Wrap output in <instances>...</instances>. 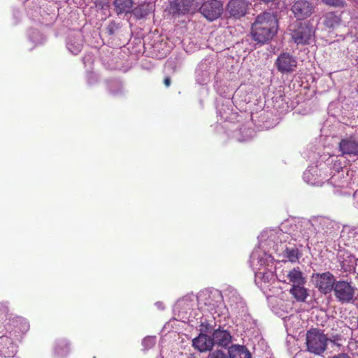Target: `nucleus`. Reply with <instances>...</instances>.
I'll return each mask as SVG.
<instances>
[{
    "label": "nucleus",
    "mask_w": 358,
    "mask_h": 358,
    "mask_svg": "<svg viewBox=\"0 0 358 358\" xmlns=\"http://www.w3.org/2000/svg\"><path fill=\"white\" fill-rule=\"evenodd\" d=\"M285 256L289 259L290 262L296 263L299 261L301 254L299 249L296 248H287L285 250Z\"/></svg>",
    "instance_id": "20"
},
{
    "label": "nucleus",
    "mask_w": 358,
    "mask_h": 358,
    "mask_svg": "<svg viewBox=\"0 0 358 358\" xmlns=\"http://www.w3.org/2000/svg\"><path fill=\"white\" fill-rule=\"evenodd\" d=\"M340 340H341V336H339V335L333 336L332 339L329 338V341H331L332 343H334L335 345H339V344L337 342L339 341Z\"/></svg>",
    "instance_id": "24"
},
{
    "label": "nucleus",
    "mask_w": 358,
    "mask_h": 358,
    "mask_svg": "<svg viewBox=\"0 0 358 358\" xmlns=\"http://www.w3.org/2000/svg\"><path fill=\"white\" fill-rule=\"evenodd\" d=\"M279 22L277 15L270 12L259 14L251 24L250 35L253 41L265 44L277 34Z\"/></svg>",
    "instance_id": "1"
},
{
    "label": "nucleus",
    "mask_w": 358,
    "mask_h": 358,
    "mask_svg": "<svg viewBox=\"0 0 358 358\" xmlns=\"http://www.w3.org/2000/svg\"><path fill=\"white\" fill-rule=\"evenodd\" d=\"M192 345L200 352H205L213 349V343L210 336L201 333L192 340Z\"/></svg>",
    "instance_id": "12"
},
{
    "label": "nucleus",
    "mask_w": 358,
    "mask_h": 358,
    "mask_svg": "<svg viewBox=\"0 0 358 358\" xmlns=\"http://www.w3.org/2000/svg\"><path fill=\"white\" fill-rule=\"evenodd\" d=\"M323 24L328 29H335L341 23V15H337L335 12H328L323 17Z\"/></svg>",
    "instance_id": "15"
},
{
    "label": "nucleus",
    "mask_w": 358,
    "mask_h": 358,
    "mask_svg": "<svg viewBox=\"0 0 358 358\" xmlns=\"http://www.w3.org/2000/svg\"><path fill=\"white\" fill-rule=\"evenodd\" d=\"M229 358H251V354L244 345H232L228 349Z\"/></svg>",
    "instance_id": "14"
},
{
    "label": "nucleus",
    "mask_w": 358,
    "mask_h": 358,
    "mask_svg": "<svg viewBox=\"0 0 358 358\" xmlns=\"http://www.w3.org/2000/svg\"><path fill=\"white\" fill-rule=\"evenodd\" d=\"M355 287L350 282L340 280H336L333 292L336 299L342 303H347L353 300Z\"/></svg>",
    "instance_id": "5"
},
{
    "label": "nucleus",
    "mask_w": 358,
    "mask_h": 358,
    "mask_svg": "<svg viewBox=\"0 0 358 358\" xmlns=\"http://www.w3.org/2000/svg\"><path fill=\"white\" fill-rule=\"evenodd\" d=\"M208 358H229L223 351L216 350L208 355Z\"/></svg>",
    "instance_id": "22"
},
{
    "label": "nucleus",
    "mask_w": 358,
    "mask_h": 358,
    "mask_svg": "<svg viewBox=\"0 0 358 358\" xmlns=\"http://www.w3.org/2000/svg\"><path fill=\"white\" fill-rule=\"evenodd\" d=\"M329 338L324 331L318 328H310L306 334L307 351L315 355H322L327 349Z\"/></svg>",
    "instance_id": "2"
},
{
    "label": "nucleus",
    "mask_w": 358,
    "mask_h": 358,
    "mask_svg": "<svg viewBox=\"0 0 358 358\" xmlns=\"http://www.w3.org/2000/svg\"><path fill=\"white\" fill-rule=\"evenodd\" d=\"M311 278L315 287L323 294H330L336 282L334 275L329 271L313 273Z\"/></svg>",
    "instance_id": "3"
},
{
    "label": "nucleus",
    "mask_w": 358,
    "mask_h": 358,
    "mask_svg": "<svg viewBox=\"0 0 358 358\" xmlns=\"http://www.w3.org/2000/svg\"><path fill=\"white\" fill-rule=\"evenodd\" d=\"M205 0H173L170 5V12L173 15L194 13L200 10Z\"/></svg>",
    "instance_id": "4"
},
{
    "label": "nucleus",
    "mask_w": 358,
    "mask_h": 358,
    "mask_svg": "<svg viewBox=\"0 0 358 358\" xmlns=\"http://www.w3.org/2000/svg\"><path fill=\"white\" fill-rule=\"evenodd\" d=\"M322 2L330 7L343 8L347 6L345 0H322Z\"/></svg>",
    "instance_id": "21"
},
{
    "label": "nucleus",
    "mask_w": 358,
    "mask_h": 358,
    "mask_svg": "<svg viewBox=\"0 0 358 358\" xmlns=\"http://www.w3.org/2000/svg\"><path fill=\"white\" fill-rule=\"evenodd\" d=\"M341 268L343 272H350L351 271V266L345 265L343 262L341 264Z\"/></svg>",
    "instance_id": "23"
},
{
    "label": "nucleus",
    "mask_w": 358,
    "mask_h": 358,
    "mask_svg": "<svg viewBox=\"0 0 358 358\" xmlns=\"http://www.w3.org/2000/svg\"><path fill=\"white\" fill-rule=\"evenodd\" d=\"M289 293L299 302L306 301L308 296V289L304 287V285L292 286Z\"/></svg>",
    "instance_id": "17"
},
{
    "label": "nucleus",
    "mask_w": 358,
    "mask_h": 358,
    "mask_svg": "<svg viewBox=\"0 0 358 358\" xmlns=\"http://www.w3.org/2000/svg\"><path fill=\"white\" fill-rule=\"evenodd\" d=\"M277 69L282 73H289L296 66V59L289 53H282L275 63Z\"/></svg>",
    "instance_id": "10"
},
{
    "label": "nucleus",
    "mask_w": 358,
    "mask_h": 358,
    "mask_svg": "<svg viewBox=\"0 0 358 358\" xmlns=\"http://www.w3.org/2000/svg\"><path fill=\"white\" fill-rule=\"evenodd\" d=\"M333 358H350L347 354H340L337 356H334Z\"/></svg>",
    "instance_id": "26"
},
{
    "label": "nucleus",
    "mask_w": 358,
    "mask_h": 358,
    "mask_svg": "<svg viewBox=\"0 0 358 358\" xmlns=\"http://www.w3.org/2000/svg\"><path fill=\"white\" fill-rule=\"evenodd\" d=\"M260 1H262L264 3H270V2H273L275 1V0H259Z\"/></svg>",
    "instance_id": "27"
},
{
    "label": "nucleus",
    "mask_w": 358,
    "mask_h": 358,
    "mask_svg": "<svg viewBox=\"0 0 358 358\" xmlns=\"http://www.w3.org/2000/svg\"><path fill=\"white\" fill-rule=\"evenodd\" d=\"M294 17L299 20L309 17L315 11L313 4L307 0L295 1L291 8Z\"/></svg>",
    "instance_id": "7"
},
{
    "label": "nucleus",
    "mask_w": 358,
    "mask_h": 358,
    "mask_svg": "<svg viewBox=\"0 0 358 358\" xmlns=\"http://www.w3.org/2000/svg\"><path fill=\"white\" fill-rule=\"evenodd\" d=\"M287 278L292 286L295 285H305L306 283V278L299 267L294 268L289 271L287 274Z\"/></svg>",
    "instance_id": "16"
},
{
    "label": "nucleus",
    "mask_w": 358,
    "mask_h": 358,
    "mask_svg": "<svg viewBox=\"0 0 358 358\" xmlns=\"http://www.w3.org/2000/svg\"><path fill=\"white\" fill-rule=\"evenodd\" d=\"M250 3L246 0H231L227 4V11L231 16L239 19L245 15Z\"/></svg>",
    "instance_id": "9"
},
{
    "label": "nucleus",
    "mask_w": 358,
    "mask_h": 358,
    "mask_svg": "<svg viewBox=\"0 0 358 358\" xmlns=\"http://www.w3.org/2000/svg\"><path fill=\"white\" fill-rule=\"evenodd\" d=\"M150 11V4L148 3H141L138 6L135 7L134 9L131 8L132 13L138 19H141L145 17L149 14Z\"/></svg>",
    "instance_id": "19"
},
{
    "label": "nucleus",
    "mask_w": 358,
    "mask_h": 358,
    "mask_svg": "<svg viewBox=\"0 0 358 358\" xmlns=\"http://www.w3.org/2000/svg\"><path fill=\"white\" fill-rule=\"evenodd\" d=\"M312 28L306 23L299 22L291 29V36L294 42L298 45L308 44L313 36Z\"/></svg>",
    "instance_id": "6"
},
{
    "label": "nucleus",
    "mask_w": 358,
    "mask_h": 358,
    "mask_svg": "<svg viewBox=\"0 0 358 358\" xmlns=\"http://www.w3.org/2000/svg\"><path fill=\"white\" fill-rule=\"evenodd\" d=\"M164 85L166 87H170L171 84V78L169 77V76H166L164 78Z\"/></svg>",
    "instance_id": "25"
},
{
    "label": "nucleus",
    "mask_w": 358,
    "mask_h": 358,
    "mask_svg": "<svg viewBox=\"0 0 358 358\" xmlns=\"http://www.w3.org/2000/svg\"><path fill=\"white\" fill-rule=\"evenodd\" d=\"M222 10V3L217 0L203 1L200 8L201 13L210 21L217 19L221 15Z\"/></svg>",
    "instance_id": "8"
},
{
    "label": "nucleus",
    "mask_w": 358,
    "mask_h": 358,
    "mask_svg": "<svg viewBox=\"0 0 358 358\" xmlns=\"http://www.w3.org/2000/svg\"><path fill=\"white\" fill-rule=\"evenodd\" d=\"M211 338L213 346L217 345L222 348H227L232 341V336L230 332L220 327L213 331Z\"/></svg>",
    "instance_id": "11"
},
{
    "label": "nucleus",
    "mask_w": 358,
    "mask_h": 358,
    "mask_svg": "<svg viewBox=\"0 0 358 358\" xmlns=\"http://www.w3.org/2000/svg\"><path fill=\"white\" fill-rule=\"evenodd\" d=\"M339 148L343 155H358V141L352 138L342 139L339 143Z\"/></svg>",
    "instance_id": "13"
},
{
    "label": "nucleus",
    "mask_w": 358,
    "mask_h": 358,
    "mask_svg": "<svg viewBox=\"0 0 358 358\" xmlns=\"http://www.w3.org/2000/svg\"><path fill=\"white\" fill-rule=\"evenodd\" d=\"M115 10L117 15L131 13L134 2L132 0H115Z\"/></svg>",
    "instance_id": "18"
},
{
    "label": "nucleus",
    "mask_w": 358,
    "mask_h": 358,
    "mask_svg": "<svg viewBox=\"0 0 358 358\" xmlns=\"http://www.w3.org/2000/svg\"><path fill=\"white\" fill-rule=\"evenodd\" d=\"M113 33H114L113 31L111 29H109V34H113Z\"/></svg>",
    "instance_id": "28"
}]
</instances>
